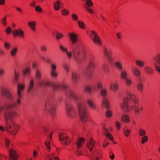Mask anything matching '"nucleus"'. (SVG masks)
<instances>
[{
    "label": "nucleus",
    "mask_w": 160,
    "mask_h": 160,
    "mask_svg": "<svg viewBox=\"0 0 160 160\" xmlns=\"http://www.w3.org/2000/svg\"><path fill=\"white\" fill-rule=\"evenodd\" d=\"M102 106L107 108H110V106L109 104V102L105 98H103L102 103Z\"/></svg>",
    "instance_id": "obj_30"
},
{
    "label": "nucleus",
    "mask_w": 160,
    "mask_h": 160,
    "mask_svg": "<svg viewBox=\"0 0 160 160\" xmlns=\"http://www.w3.org/2000/svg\"><path fill=\"white\" fill-rule=\"evenodd\" d=\"M142 137L141 138V142L142 144H143L148 141V137L146 135Z\"/></svg>",
    "instance_id": "obj_48"
},
{
    "label": "nucleus",
    "mask_w": 160,
    "mask_h": 160,
    "mask_svg": "<svg viewBox=\"0 0 160 160\" xmlns=\"http://www.w3.org/2000/svg\"><path fill=\"white\" fill-rule=\"evenodd\" d=\"M105 131L107 132L106 134V136L107 137L109 138L111 141L113 140V138L112 137V135L109 132H107V130L106 129H105Z\"/></svg>",
    "instance_id": "obj_53"
},
{
    "label": "nucleus",
    "mask_w": 160,
    "mask_h": 160,
    "mask_svg": "<svg viewBox=\"0 0 160 160\" xmlns=\"http://www.w3.org/2000/svg\"><path fill=\"white\" fill-rule=\"evenodd\" d=\"M91 37L93 38V41L95 44L101 46L102 44V42L101 38L98 36L96 32L91 30L90 31Z\"/></svg>",
    "instance_id": "obj_14"
},
{
    "label": "nucleus",
    "mask_w": 160,
    "mask_h": 160,
    "mask_svg": "<svg viewBox=\"0 0 160 160\" xmlns=\"http://www.w3.org/2000/svg\"><path fill=\"white\" fill-rule=\"evenodd\" d=\"M7 17L6 16H5L2 20V23L3 26H6L7 24V22L6 21Z\"/></svg>",
    "instance_id": "obj_57"
},
{
    "label": "nucleus",
    "mask_w": 160,
    "mask_h": 160,
    "mask_svg": "<svg viewBox=\"0 0 160 160\" xmlns=\"http://www.w3.org/2000/svg\"><path fill=\"white\" fill-rule=\"evenodd\" d=\"M77 23L80 28L82 29H84L86 28L85 24L82 21L78 20L77 21Z\"/></svg>",
    "instance_id": "obj_44"
},
{
    "label": "nucleus",
    "mask_w": 160,
    "mask_h": 160,
    "mask_svg": "<svg viewBox=\"0 0 160 160\" xmlns=\"http://www.w3.org/2000/svg\"><path fill=\"white\" fill-rule=\"evenodd\" d=\"M65 108L68 117L74 118L75 117L76 111L70 100H67L65 101Z\"/></svg>",
    "instance_id": "obj_8"
},
{
    "label": "nucleus",
    "mask_w": 160,
    "mask_h": 160,
    "mask_svg": "<svg viewBox=\"0 0 160 160\" xmlns=\"http://www.w3.org/2000/svg\"><path fill=\"white\" fill-rule=\"evenodd\" d=\"M95 57L92 55H90L89 57V63L88 67L83 72L82 74L84 79L86 81H89L92 77L91 72L95 69L96 65L95 64Z\"/></svg>",
    "instance_id": "obj_4"
},
{
    "label": "nucleus",
    "mask_w": 160,
    "mask_h": 160,
    "mask_svg": "<svg viewBox=\"0 0 160 160\" xmlns=\"http://www.w3.org/2000/svg\"><path fill=\"white\" fill-rule=\"evenodd\" d=\"M144 70L146 73L148 75H152L154 73V70L150 67H145Z\"/></svg>",
    "instance_id": "obj_25"
},
{
    "label": "nucleus",
    "mask_w": 160,
    "mask_h": 160,
    "mask_svg": "<svg viewBox=\"0 0 160 160\" xmlns=\"http://www.w3.org/2000/svg\"><path fill=\"white\" fill-rule=\"evenodd\" d=\"M155 70L160 74V65H154Z\"/></svg>",
    "instance_id": "obj_59"
},
{
    "label": "nucleus",
    "mask_w": 160,
    "mask_h": 160,
    "mask_svg": "<svg viewBox=\"0 0 160 160\" xmlns=\"http://www.w3.org/2000/svg\"><path fill=\"white\" fill-rule=\"evenodd\" d=\"M103 71L106 73H108L109 71V66L106 63H104L102 66Z\"/></svg>",
    "instance_id": "obj_31"
},
{
    "label": "nucleus",
    "mask_w": 160,
    "mask_h": 160,
    "mask_svg": "<svg viewBox=\"0 0 160 160\" xmlns=\"http://www.w3.org/2000/svg\"><path fill=\"white\" fill-rule=\"evenodd\" d=\"M56 104L55 101L53 99L46 101L45 105V110L47 111L52 118L55 117L56 113Z\"/></svg>",
    "instance_id": "obj_5"
},
{
    "label": "nucleus",
    "mask_w": 160,
    "mask_h": 160,
    "mask_svg": "<svg viewBox=\"0 0 160 160\" xmlns=\"http://www.w3.org/2000/svg\"><path fill=\"white\" fill-rule=\"evenodd\" d=\"M34 83L33 80L31 79L29 83V88L28 90V92L30 93L32 92L33 89Z\"/></svg>",
    "instance_id": "obj_37"
},
{
    "label": "nucleus",
    "mask_w": 160,
    "mask_h": 160,
    "mask_svg": "<svg viewBox=\"0 0 160 160\" xmlns=\"http://www.w3.org/2000/svg\"><path fill=\"white\" fill-rule=\"evenodd\" d=\"M95 142L92 138H90L89 142L87 143V148L89 149L90 151H91L94 146Z\"/></svg>",
    "instance_id": "obj_26"
},
{
    "label": "nucleus",
    "mask_w": 160,
    "mask_h": 160,
    "mask_svg": "<svg viewBox=\"0 0 160 160\" xmlns=\"http://www.w3.org/2000/svg\"><path fill=\"white\" fill-rule=\"evenodd\" d=\"M146 132L142 128H140L138 131V134L139 136L142 137L145 135Z\"/></svg>",
    "instance_id": "obj_47"
},
{
    "label": "nucleus",
    "mask_w": 160,
    "mask_h": 160,
    "mask_svg": "<svg viewBox=\"0 0 160 160\" xmlns=\"http://www.w3.org/2000/svg\"><path fill=\"white\" fill-rule=\"evenodd\" d=\"M9 157L11 160H16L18 158V155L16 151L11 148L9 151Z\"/></svg>",
    "instance_id": "obj_21"
},
{
    "label": "nucleus",
    "mask_w": 160,
    "mask_h": 160,
    "mask_svg": "<svg viewBox=\"0 0 160 160\" xmlns=\"http://www.w3.org/2000/svg\"><path fill=\"white\" fill-rule=\"evenodd\" d=\"M6 131L11 134L16 135L19 130V126L14 122L12 121L9 122L8 121L6 122Z\"/></svg>",
    "instance_id": "obj_7"
},
{
    "label": "nucleus",
    "mask_w": 160,
    "mask_h": 160,
    "mask_svg": "<svg viewBox=\"0 0 160 160\" xmlns=\"http://www.w3.org/2000/svg\"><path fill=\"white\" fill-rule=\"evenodd\" d=\"M85 49L80 43L76 44L72 48V52L74 59L78 63H81L86 58Z\"/></svg>",
    "instance_id": "obj_3"
},
{
    "label": "nucleus",
    "mask_w": 160,
    "mask_h": 160,
    "mask_svg": "<svg viewBox=\"0 0 160 160\" xmlns=\"http://www.w3.org/2000/svg\"><path fill=\"white\" fill-rule=\"evenodd\" d=\"M84 140L83 138H80L78 140L77 142L76 143L77 147V150L76 151V154L78 156L81 155L82 152V151L79 150L80 148L82 146V144L84 143Z\"/></svg>",
    "instance_id": "obj_16"
},
{
    "label": "nucleus",
    "mask_w": 160,
    "mask_h": 160,
    "mask_svg": "<svg viewBox=\"0 0 160 160\" xmlns=\"http://www.w3.org/2000/svg\"><path fill=\"white\" fill-rule=\"evenodd\" d=\"M136 87L137 90L140 92L143 91V85L142 83L139 82L137 84Z\"/></svg>",
    "instance_id": "obj_38"
},
{
    "label": "nucleus",
    "mask_w": 160,
    "mask_h": 160,
    "mask_svg": "<svg viewBox=\"0 0 160 160\" xmlns=\"http://www.w3.org/2000/svg\"><path fill=\"white\" fill-rule=\"evenodd\" d=\"M130 98L133 102V104H131V106L129 105L127 103L129 98L126 97L123 99V102L120 104V108L127 112H130L131 110H133L136 116L139 115L140 114L141 111L143 110V107L139 105L138 99L135 95H132Z\"/></svg>",
    "instance_id": "obj_1"
},
{
    "label": "nucleus",
    "mask_w": 160,
    "mask_h": 160,
    "mask_svg": "<svg viewBox=\"0 0 160 160\" xmlns=\"http://www.w3.org/2000/svg\"><path fill=\"white\" fill-rule=\"evenodd\" d=\"M87 103L91 109L94 110L96 109V105L92 100L88 99L87 100Z\"/></svg>",
    "instance_id": "obj_28"
},
{
    "label": "nucleus",
    "mask_w": 160,
    "mask_h": 160,
    "mask_svg": "<svg viewBox=\"0 0 160 160\" xmlns=\"http://www.w3.org/2000/svg\"><path fill=\"white\" fill-rule=\"evenodd\" d=\"M119 88L118 85L116 83H112L110 86V88L112 91H115L117 90Z\"/></svg>",
    "instance_id": "obj_32"
},
{
    "label": "nucleus",
    "mask_w": 160,
    "mask_h": 160,
    "mask_svg": "<svg viewBox=\"0 0 160 160\" xmlns=\"http://www.w3.org/2000/svg\"><path fill=\"white\" fill-rule=\"evenodd\" d=\"M132 72L133 74L136 77H139L141 75L140 71L136 67H133L132 68Z\"/></svg>",
    "instance_id": "obj_24"
},
{
    "label": "nucleus",
    "mask_w": 160,
    "mask_h": 160,
    "mask_svg": "<svg viewBox=\"0 0 160 160\" xmlns=\"http://www.w3.org/2000/svg\"><path fill=\"white\" fill-rule=\"evenodd\" d=\"M56 64L54 63H51V69L50 72L51 76L53 78H56L58 77V74L56 71Z\"/></svg>",
    "instance_id": "obj_18"
},
{
    "label": "nucleus",
    "mask_w": 160,
    "mask_h": 160,
    "mask_svg": "<svg viewBox=\"0 0 160 160\" xmlns=\"http://www.w3.org/2000/svg\"><path fill=\"white\" fill-rule=\"evenodd\" d=\"M97 88L98 89H102L103 88V84L102 82H99L97 84Z\"/></svg>",
    "instance_id": "obj_61"
},
{
    "label": "nucleus",
    "mask_w": 160,
    "mask_h": 160,
    "mask_svg": "<svg viewBox=\"0 0 160 160\" xmlns=\"http://www.w3.org/2000/svg\"><path fill=\"white\" fill-rule=\"evenodd\" d=\"M63 37V35L59 32L56 33V38L57 40H58L62 38Z\"/></svg>",
    "instance_id": "obj_55"
},
{
    "label": "nucleus",
    "mask_w": 160,
    "mask_h": 160,
    "mask_svg": "<svg viewBox=\"0 0 160 160\" xmlns=\"http://www.w3.org/2000/svg\"><path fill=\"white\" fill-rule=\"evenodd\" d=\"M38 85L40 86H44L52 87L54 91L59 90L61 88V86L59 84H53L51 82L46 81H41L38 83Z\"/></svg>",
    "instance_id": "obj_11"
},
{
    "label": "nucleus",
    "mask_w": 160,
    "mask_h": 160,
    "mask_svg": "<svg viewBox=\"0 0 160 160\" xmlns=\"http://www.w3.org/2000/svg\"><path fill=\"white\" fill-rule=\"evenodd\" d=\"M121 71L120 77L121 78L123 79H125L127 78L128 74L127 72L125 70Z\"/></svg>",
    "instance_id": "obj_41"
},
{
    "label": "nucleus",
    "mask_w": 160,
    "mask_h": 160,
    "mask_svg": "<svg viewBox=\"0 0 160 160\" xmlns=\"http://www.w3.org/2000/svg\"><path fill=\"white\" fill-rule=\"evenodd\" d=\"M131 132V130H128L124 129L123 130V133L126 137H128L130 133Z\"/></svg>",
    "instance_id": "obj_50"
},
{
    "label": "nucleus",
    "mask_w": 160,
    "mask_h": 160,
    "mask_svg": "<svg viewBox=\"0 0 160 160\" xmlns=\"http://www.w3.org/2000/svg\"><path fill=\"white\" fill-rule=\"evenodd\" d=\"M62 2L60 1H56L54 3V8L56 10H58L60 8V5L62 4Z\"/></svg>",
    "instance_id": "obj_34"
},
{
    "label": "nucleus",
    "mask_w": 160,
    "mask_h": 160,
    "mask_svg": "<svg viewBox=\"0 0 160 160\" xmlns=\"http://www.w3.org/2000/svg\"><path fill=\"white\" fill-rule=\"evenodd\" d=\"M28 25L33 31H35L36 30V28L35 26L36 25V23L35 22H29L28 23Z\"/></svg>",
    "instance_id": "obj_35"
},
{
    "label": "nucleus",
    "mask_w": 160,
    "mask_h": 160,
    "mask_svg": "<svg viewBox=\"0 0 160 160\" xmlns=\"http://www.w3.org/2000/svg\"><path fill=\"white\" fill-rule=\"evenodd\" d=\"M47 158L49 160H59V158L55 157L53 154H50L48 155Z\"/></svg>",
    "instance_id": "obj_42"
},
{
    "label": "nucleus",
    "mask_w": 160,
    "mask_h": 160,
    "mask_svg": "<svg viewBox=\"0 0 160 160\" xmlns=\"http://www.w3.org/2000/svg\"><path fill=\"white\" fill-rule=\"evenodd\" d=\"M115 67L120 70H122L123 68L121 62L119 61H115L114 62Z\"/></svg>",
    "instance_id": "obj_33"
},
{
    "label": "nucleus",
    "mask_w": 160,
    "mask_h": 160,
    "mask_svg": "<svg viewBox=\"0 0 160 160\" xmlns=\"http://www.w3.org/2000/svg\"><path fill=\"white\" fill-rule=\"evenodd\" d=\"M125 79V83L127 85L129 86L132 84V82L130 79L126 78Z\"/></svg>",
    "instance_id": "obj_54"
},
{
    "label": "nucleus",
    "mask_w": 160,
    "mask_h": 160,
    "mask_svg": "<svg viewBox=\"0 0 160 160\" xmlns=\"http://www.w3.org/2000/svg\"><path fill=\"white\" fill-rule=\"evenodd\" d=\"M1 95L2 97L5 96L10 101H13L14 100L13 95L11 94L10 90L7 88H4L2 89Z\"/></svg>",
    "instance_id": "obj_13"
},
{
    "label": "nucleus",
    "mask_w": 160,
    "mask_h": 160,
    "mask_svg": "<svg viewBox=\"0 0 160 160\" xmlns=\"http://www.w3.org/2000/svg\"><path fill=\"white\" fill-rule=\"evenodd\" d=\"M103 52L104 56L107 58L110 62H112L113 61V59L111 56L112 54V52L111 50H108L106 47H104L103 49Z\"/></svg>",
    "instance_id": "obj_17"
},
{
    "label": "nucleus",
    "mask_w": 160,
    "mask_h": 160,
    "mask_svg": "<svg viewBox=\"0 0 160 160\" xmlns=\"http://www.w3.org/2000/svg\"><path fill=\"white\" fill-rule=\"evenodd\" d=\"M62 14L63 16H67L69 14V11L65 8L63 9L61 11Z\"/></svg>",
    "instance_id": "obj_49"
},
{
    "label": "nucleus",
    "mask_w": 160,
    "mask_h": 160,
    "mask_svg": "<svg viewBox=\"0 0 160 160\" xmlns=\"http://www.w3.org/2000/svg\"><path fill=\"white\" fill-rule=\"evenodd\" d=\"M60 48L61 50L63 52H66L68 51L67 48L62 45H60Z\"/></svg>",
    "instance_id": "obj_60"
},
{
    "label": "nucleus",
    "mask_w": 160,
    "mask_h": 160,
    "mask_svg": "<svg viewBox=\"0 0 160 160\" xmlns=\"http://www.w3.org/2000/svg\"><path fill=\"white\" fill-rule=\"evenodd\" d=\"M7 157L3 154H0V160H7Z\"/></svg>",
    "instance_id": "obj_63"
},
{
    "label": "nucleus",
    "mask_w": 160,
    "mask_h": 160,
    "mask_svg": "<svg viewBox=\"0 0 160 160\" xmlns=\"http://www.w3.org/2000/svg\"><path fill=\"white\" fill-rule=\"evenodd\" d=\"M59 136L60 142L64 146L68 145L72 140L75 139L77 138L74 133L68 135L65 133L60 132L59 134Z\"/></svg>",
    "instance_id": "obj_6"
},
{
    "label": "nucleus",
    "mask_w": 160,
    "mask_h": 160,
    "mask_svg": "<svg viewBox=\"0 0 160 160\" xmlns=\"http://www.w3.org/2000/svg\"><path fill=\"white\" fill-rule=\"evenodd\" d=\"M154 60V65H160V53H157L153 58Z\"/></svg>",
    "instance_id": "obj_29"
},
{
    "label": "nucleus",
    "mask_w": 160,
    "mask_h": 160,
    "mask_svg": "<svg viewBox=\"0 0 160 160\" xmlns=\"http://www.w3.org/2000/svg\"><path fill=\"white\" fill-rule=\"evenodd\" d=\"M31 72V69L27 67L26 68L23 70V74L25 75L27 74H29Z\"/></svg>",
    "instance_id": "obj_46"
},
{
    "label": "nucleus",
    "mask_w": 160,
    "mask_h": 160,
    "mask_svg": "<svg viewBox=\"0 0 160 160\" xmlns=\"http://www.w3.org/2000/svg\"><path fill=\"white\" fill-rule=\"evenodd\" d=\"M4 47L5 48L8 50L11 48V45L8 42H5L4 44Z\"/></svg>",
    "instance_id": "obj_52"
},
{
    "label": "nucleus",
    "mask_w": 160,
    "mask_h": 160,
    "mask_svg": "<svg viewBox=\"0 0 160 160\" xmlns=\"http://www.w3.org/2000/svg\"><path fill=\"white\" fill-rule=\"evenodd\" d=\"M135 63L137 66L141 68L143 67L144 66L145 64L144 61L139 60H135Z\"/></svg>",
    "instance_id": "obj_36"
},
{
    "label": "nucleus",
    "mask_w": 160,
    "mask_h": 160,
    "mask_svg": "<svg viewBox=\"0 0 160 160\" xmlns=\"http://www.w3.org/2000/svg\"><path fill=\"white\" fill-rule=\"evenodd\" d=\"M35 77L36 78L38 79V80H39L42 77L41 72V71L37 69L36 71V73L35 75Z\"/></svg>",
    "instance_id": "obj_43"
},
{
    "label": "nucleus",
    "mask_w": 160,
    "mask_h": 160,
    "mask_svg": "<svg viewBox=\"0 0 160 160\" xmlns=\"http://www.w3.org/2000/svg\"><path fill=\"white\" fill-rule=\"evenodd\" d=\"M101 155V151L98 149L95 150L90 154L89 157L91 160H98Z\"/></svg>",
    "instance_id": "obj_15"
},
{
    "label": "nucleus",
    "mask_w": 160,
    "mask_h": 160,
    "mask_svg": "<svg viewBox=\"0 0 160 160\" xmlns=\"http://www.w3.org/2000/svg\"><path fill=\"white\" fill-rule=\"evenodd\" d=\"M84 91L87 93H91L92 92V87L89 85L86 86L85 87Z\"/></svg>",
    "instance_id": "obj_45"
},
{
    "label": "nucleus",
    "mask_w": 160,
    "mask_h": 160,
    "mask_svg": "<svg viewBox=\"0 0 160 160\" xmlns=\"http://www.w3.org/2000/svg\"><path fill=\"white\" fill-rule=\"evenodd\" d=\"M35 10L37 12L41 13L42 12V10L39 6H37L35 8Z\"/></svg>",
    "instance_id": "obj_58"
},
{
    "label": "nucleus",
    "mask_w": 160,
    "mask_h": 160,
    "mask_svg": "<svg viewBox=\"0 0 160 160\" xmlns=\"http://www.w3.org/2000/svg\"><path fill=\"white\" fill-rule=\"evenodd\" d=\"M121 120L124 123H129L130 121L129 116L126 114L123 115L121 117Z\"/></svg>",
    "instance_id": "obj_27"
},
{
    "label": "nucleus",
    "mask_w": 160,
    "mask_h": 160,
    "mask_svg": "<svg viewBox=\"0 0 160 160\" xmlns=\"http://www.w3.org/2000/svg\"><path fill=\"white\" fill-rule=\"evenodd\" d=\"M106 117L108 118H110L112 116V112L110 110H107L106 113Z\"/></svg>",
    "instance_id": "obj_51"
},
{
    "label": "nucleus",
    "mask_w": 160,
    "mask_h": 160,
    "mask_svg": "<svg viewBox=\"0 0 160 160\" xmlns=\"http://www.w3.org/2000/svg\"><path fill=\"white\" fill-rule=\"evenodd\" d=\"M18 51V49L16 47H14L10 51V54L11 57H14L15 56Z\"/></svg>",
    "instance_id": "obj_39"
},
{
    "label": "nucleus",
    "mask_w": 160,
    "mask_h": 160,
    "mask_svg": "<svg viewBox=\"0 0 160 160\" xmlns=\"http://www.w3.org/2000/svg\"><path fill=\"white\" fill-rule=\"evenodd\" d=\"M4 117L6 120V122L8 121L9 122L12 121L14 122L13 120L17 117H18L17 112L14 111L6 112L4 114Z\"/></svg>",
    "instance_id": "obj_12"
},
{
    "label": "nucleus",
    "mask_w": 160,
    "mask_h": 160,
    "mask_svg": "<svg viewBox=\"0 0 160 160\" xmlns=\"http://www.w3.org/2000/svg\"><path fill=\"white\" fill-rule=\"evenodd\" d=\"M62 88L65 92L67 97L73 98L76 101H79L80 98L76 95L73 91L69 88V86L67 84L62 85Z\"/></svg>",
    "instance_id": "obj_9"
},
{
    "label": "nucleus",
    "mask_w": 160,
    "mask_h": 160,
    "mask_svg": "<svg viewBox=\"0 0 160 160\" xmlns=\"http://www.w3.org/2000/svg\"><path fill=\"white\" fill-rule=\"evenodd\" d=\"M12 34L14 37L18 36L20 37L23 38L24 36V32L20 29L13 30L12 31Z\"/></svg>",
    "instance_id": "obj_22"
},
{
    "label": "nucleus",
    "mask_w": 160,
    "mask_h": 160,
    "mask_svg": "<svg viewBox=\"0 0 160 160\" xmlns=\"http://www.w3.org/2000/svg\"><path fill=\"white\" fill-rule=\"evenodd\" d=\"M40 49L42 51L46 52L47 50V48L45 45H42L40 46Z\"/></svg>",
    "instance_id": "obj_62"
},
{
    "label": "nucleus",
    "mask_w": 160,
    "mask_h": 160,
    "mask_svg": "<svg viewBox=\"0 0 160 160\" xmlns=\"http://www.w3.org/2000/svg\"><path fill=\"white\" fill-rule=\"evenodd\" d=\"M78 106L80 119L82 122H85L88 119V114L86 108L81 103H78Z\"/></svg>",
    "instance_id": "obj_10"
},
{
    "label": "nucleus",
    "mask_w": 160,
    "mask_h": 160,
    "mask_svg": "<svg viewBox=\"0 0 160 160\" xmlns=\"http://www.w3.org/2000/svg\"><path fill=\"white\" fill-rule=\"evenodd\" d=\"M108 93V90L105 88H103L101 89L100 94L101 96L104 97L106 96Z\"/></svg>",
    "instance_id": "obj_40"
},
{
    "label": "nucleus",
    "mask_w": 160,
    "mask_h": 160,
    "mask_svg": "<svg viewBox=\"0 0 160 160\" xmlns=\"http://www.w3.org/2000/svg\"><path fill=\"white\" fill-rule=\"evenodd\" d=\"M68 35L72 43L75 44L78 41V35L74 32H69Z\"/></svg>",
    "instance_id": "obj_19"
},
{
    "label": "nucleus",
    "mask_w": 160,
    "mask_h": 160,
    "mask_svg": "<svg viewBox=\"0 0 160 160\" xmlns=\"http://www.w3.org/2000/svg\"><path fill=\"white\" fill-rule=\"evenodd\" d=\"M40 58L41 59H42L45 62H51L50 59L48 57H44L43 56H41Z\"/></svg>",
    "instance_id": "obj_56"
},
{
    "label": "nucleus",
    "mask_w": 160,
    "mask_h": 160,
    "mask_svg": "<svg viewBox=\"0 0 160 160\" xmlns=\"http://www.w3.org/2000/svg\"><path fill=\"white\" fill-rule=\"evenodd\" d=\"M25 88L24 84H19L18 86V90L16 96V102L8 103L7 105L4 104H2L0 102V113L5 108L8 109H14L19 107L21 105V99L22 98V93L23 92Z\"/></svg>",
    "instance_id": "obj_2"
},
{
    "label": "nucleus",
    "mask_w": 160,
    "mask_h": 160,
    "mask_svg": "<svg viewBox=\"0 0 160 160\" xmlns=\"http://www.w3.org/2000/svg\"><path fill=\"white\" fill-rule=\"evenodd\" d=\"M52 132L48 135V138L45 142V144L47 147V150L48 151H50L51 149V145L52 142L51 138Z\"/></svg>",
    "instance_id": "obj_23"
},
{
    "label": "nucleus",
    "mask_w": 160,
    "mask_h": 160,
    "mask_svg": "<svg viewBox=\"0 0 160 160\" xmlns=\"http://www.w3.org/2000/svg\"><path fill=\"white\" fill-rule=\"evenodd\" d=\"M64 69L68 72H69V68L68 65L66 63H64L63 65Z\"/></svg>",
    "instance_id": "obj_64"
},
{
    "label": "nucleus",
    "mask_w": 160,
    "mask_h": 160,
    "mask_svg": "<svg viewBox=\"0 0 160 160\" xmlns=\"http://www.w3.org/2000/svg\"><path fill=\"white\" fill-rule=\"evenodd\" d=\"M80 78V75L76 71H73L72 73L71 80L74 84L77 83Z\"/></svg>",
    "instance_id": "obj_20"
}]
</instances>
